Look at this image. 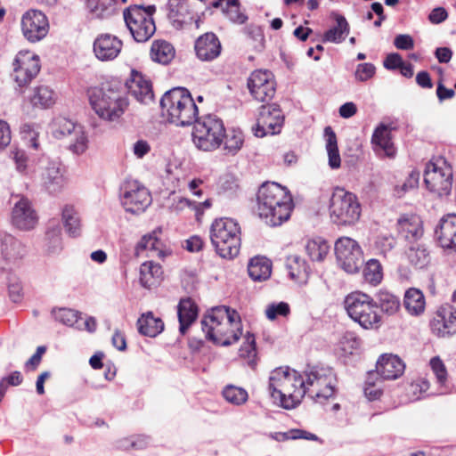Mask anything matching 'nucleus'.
Returning <instances> with one entry per match:
<instances>
[{"instance_id":"41","label":"nucleus","mask_w":456,"mask_h":456,"mask_svg":"<svg viewBox=\"0 0 456 456\" xmlns=\"http://www.w3.org/2000/svg\"><path fill=\"white\" fill-rule=\"evenodd\" d=\"M325 148L329 158V166L337 169L341 165V158L338 147V140L335 132L330 126L324 129Z\"/></svg>"},{"instance_id":"57","label":"nucleus","mask_w":456,"mask_h":456,"mask_svg":"<svg viewBox=\"0 0 456 456\" xmlns=\"http://www.w3.org/2000/svg\"><path fill=\"white\" fill-rule=\"evenodd\" d=\"M374 373H369L363 388L366 398L370 401H375L382 395V389L373 380Z\"/></svg>"},{"instance_id":"19","label":"nucleus","mask_w":456,"mask_h":456,"mask_svg":"<svg viewBox=\"0 0 456 456\" xmlns=\"http://www.w3.org/2000/svg\"><path fill=\"white\" fill-rule=\"evenodd\" d=\"M20 25L24 37L32 43L42 40L49 31L48 20L38 10L27 11L21 17Z\"/></svg>"},{"instance_id":"21","label":"nucleus","mask_w":456,"mask_h":456,"mask_svg":"<svg viewBox=\"0 0 456 456\" xmlns=\"http://www.w3.org/2000/svg\"><path fill=\"white\" fill-rule=\"evenodd\" d=\"M123 47L122 41L115 35L102 33L98 35L93 44L95 57L101 61L115 60Z\"/></svg>"},{"instance_id":"17","label":"nucleus","mask_w":456,"mask_h":456,"mask_svg":"<svg viewBox=\"0 0 456 456\" xmlns=\"http://www.w3.org/2000/svg\"><path fill=\"white\" fill-rule=\"evenodd\" d=\"M284 117L277 104L262 105L256 126L253 127L254 134L257 137L276 134L281 132Z\"/></svg>"},{"instance_id":"22","label":"nucleus","mask_w":456,"mask_h":456,"mask_svg":"<svg viewBox=\"0 0 456 456\" xmlns=\"http://www.w3.org/2000/svg\"><path fill=\"white\" fill-rule=\"evenodd\" d=\"M433 334L437 337H450L456 333V310L452 306L438 309L430 322Z\"/></svg>"},{"instance_id":"48","label":"nucleus","mask_w":456,"mask_h":456,"mask_svg":"<svg viewBox=\"0 0 456 456\" xmlns=\"http://www.w3.org/2000/svg\"><path fill=\"white\" fill-rule=\"evenodd\" d=\"M287 267L293 279H301L309 273V266L299 256H289L287 259Z\"/></svg>"},{"instance_id":"36","label":"nucleus","mask_w":456,"mask_h":456,"mask_svg":"<svg viewBox=\"0 0 456 456\" xmlns=\"http://www.w3.org/2000/svg\"><path fill=\"white\" fill-rule=\"evenodd\" d=\"M138 331L151 338L156 337L164 330V322L151 312L143 314L137 321Z\"/></svg>"},{"instance_id":"29","label":"nucleus","mask_w":456,"mask_h":456,"mask_svg":"<svg viewBox=\"0 0 456 456\" xmlns=\"http://www.w3.org/2000/svg\"><path fill=\"white\" fill-rule=\"evenodd\" d=\"M179 330L185 334L187 329L195 322L198 316V307L190 297L182 298L177 305Z\"/></svg>"},{"instance_id":"52","label":"nucleus","mask_w":456,"mask_h":456,"mask_svg":"<svg viewBox=\"0 0 456 456\" xmlns=\"http://www.w3.org/2000/svg\"><path fill=\"white\" fill-rule=\"evenodd\" d=\"M396 245L395 238L390 233L379 234L374 241V248L378 253L387 256Z\"/></svg>"},{"instance_id":"20","label":"nucleus","mask_w":456,"mask_h":456,"mask_svg":"<svg viewBox=\"0 0 456 456\" xmlns=\"http://www.w3.org/2000/svg\"><path fill=\"white\" fill-rule=\"evenodd\" d=\"M434 239L445 252H456V214H447L439 220L435 228Z\"/></svg>"},{"instance_id":"53","label":"nucleus","mask_w":456,"mask_h":456,"mask_svg":"<svg viewBox=\"0 0 456 456\" xmlns=\"http://www.w3.org/2000/svg\"><path fill=\"white\" fill-rule=\"evenodd\" d=\"M202 205L208 208L210 203L208 200H205L202 203H197L181 196H174L169 208L171 210L175 212L183 211L186 208L195 209L197 212H199Z\"/></svg>"},{"instance_id":"18","label":"nucleus","mask_w":456,"mask_h":456,"mask_svg":"<svg viewBox=\"0 0 456 456\" xmlns=\"http://www.w3.org/2000/svg\"><path fill=\"white\" fill-rule=\"evenodd\" d=\"M248 88L255 100L269 102L276 92L274 77L269 70H255L248 78Z\"/></svg>"},{"instance_id":"5","label":"nucleus","mask_w":456,"mask_h":456,"mask_svg":"<svg viewBox=\"0 0 456 456\" xmlns=\"http://www.w3.org/2000/svg\"><path fill=\"white\" fill-rule=\"evenodd\" d=\"M90 104L102 119L116 121L128 107L125 92L116 86L105 85L90 94Z\"/></svg>"},{"instance_id":"43","label":"nucleus","mask_w":456,"mask_h":456,"mask_svg":"<svg viewBox=\"0 0 456 456\" xmlns=\"http://www.w3.org/2000/svg\"><path fill=\"white\" fill-rule=\"evenodd\" d=\"M55 92L47 86H39L34 88L30 102L33 106L47 109L56 102Z\"/></svg>"},{"instance_id":"31","label":"nucleus","mask_w":456,"mask_h":456,"mask_svg":"<svg viewBox=\"0 0 456 456\" xmlns=\"http://www.w3.org/2000/svg\"><path fill=\"white\" fill-rule=\"evenodd\" d=\"M403 306L409 314L421 315L426 308V300L422 291L416 288L408 289L404 293Z\"/></svg>"},{"instance_id":"56","label":"nucleus","mask_w":456,"mask_h":456,"mask_svg":"<svg viewBox=\"0 0 456 456\" xmlns=\"http://www.w3.org/2000/svg\"><path fill=\"white\" fill-rule=\"evenodd\" d=\"M289 313V306L285 302L271 304L265 309V315L270 321L275 320L278 316H287Z\"/></svg>"},{"instance_id":"37","label":"nucleus","mask_w":456,"mask_h":456,"mask_svg":"<svg viewBox=\"0 0 456 456\" xmlns=\"http://www.w3.org/2000/svg\"><path fill=\"white\" fill-rule=\"evenodd\" d=\"M336 25L328 29L323 35V42L334 44L342 43L348 35L350 27L343 15L335 14Z\"/></svg>"},{"instance_id":"27","label":"nucleus","mask_w":456,"mask_h":456,"mask_svg":"<svg viewBox=\"0 0 456 456\" xmlns=\"http://www.w3.org/2000/svg\"><path fill=\"white\" fill-rule=\"evenodd\" d=\"M168 18L176 28H182L195 20L196 14L185 0H168Z\"/></svg>"},{"instance_id":"1","label":"nucleus","mask_w":456,"mask_h":456,"mask_svg":"<svg viewBox=\"0 0 456 456\" xmlns=\"http://www.w3.org/2000/svg\"><path fill=\"white\" fill-rule=\"evenodd\" d=\"M334 379L330 368L314 366L299 373L280 367L271 371L268 389L275 404L291 410L300 404L306 394L316 403L332 397Z\"/></svg>"},{"instance_id":"24","label":"nucleus","mask_w":456,"mask_h":456,"mask_svg":"<svg viewBox=\"0 0 456 456\" xmlns=\"http://www.w3.org/2000/svg\"><path fill=\"white\" fill-rule=\"evenodd\" d=\"M194 49L199 60L212 61L221 54L222 45L216 34L207 32L196 39Z\"/></svg>"},{"instance_id":"34","label":"nucleus","mask_w":456,"mask_h":456,"mask_svg":"<svg viewBox=\"0 0 456 456\" xmlns=\"http://www.w3.org/2000/svg\"><path fill=\"white\" fill-rule=\"evenodd\" d=\"M248 273L253 281H265L271 275L272 263L265 256H255L248 263Z\"/></svg>"},{"instance_id":"8","label":"nucleus","mask_w":456,"mask_h":456,"mask_svg":"<svg viewBox=\"0 0 456 456\" xmlns=\"http://www.w3.org/2000/svg\"><path fill=\"white\" fill-rule=\"evenodd\" d=\"M192 124V142L197 149L212 151L223 143L224 126L223 120L217 116L205 115L196 118Z\"/></svg>"},{"instance_id":"49","label":"nucleus","mask_w":456,"mask_h":456,"mask_svg":"<svg viewBox=\"0 0 456 456\" xmlns=\"http://www.w3.org/2000/svg\"><path fill=\"white\" fill-rule=\"evenodd\" d=\"M55 319L70 327H75L77 330H82V325L80 324V315L78 312L68 309V308H61L59 309L55 313Z\"/></svg>"},{"instance_id":"30","label":"nucleus","mask_w":456,"mask_h":456,"mask_svg":"<svg viewBox=\"0 0 456 456\" xmlns=\"http://www.w3.org/2000/svg\"><path fill=\"white\" fill-rule=\"evenodd\" d=\"M1 253L6 261L16 263L25 256L26 249L19 240L11 234H5L1 240Z\"/></svg>"},{"instance_id":"16","label":"nucleus","mask_w":456,"mask_h":456,"mask_svg":"<svg viewBox=\"0 0 456 456\" xmlns=\"http://www.w3.org/2000/svg\"><path fill=\"white\" fill-rule=\"evenodd\" d=\"M12 65V77L19 86H28L41 69L39 57L29 51L19 52Z\"/></svg>"},{"instance_id":"12","label":"nucleus","mask_w":456,"mask_h":456,"mask_svg":"<svg viewBox=\"0 0 456 456\" xmlns=\"http://www.w3.org/2000/svg\"><path fill=\"white\" fill-rule=\"evenodd\" d=\"M427 188L438 196H447L452 186V170L444 159L430 161L424 172Z\"/></svg>"},{"instance_id":"40","label":"nucleus","mask_w":456,"mask_h":456,"mask_svg":"<svg viewBox=\"0 0 456 456\" xmlns=\"http://www.w3.org/2000/svg\"><path fill=\"white\" fill-rule=\"evenodd\" d=\"M161 275V266L151 261L143 263L140 267V283L144 288L151 289L155 286L160 281Z\"/></svg>"},{"instance_id":"10","label":"nucleus","mask_w":456,"mask_h":456,"mask_svg":"<svg viewBox=\"0 0 456 456\" xmlns=\"http://www.w3.org/2000/svg\"><path fill=\"white\" fill-rule=\"evenodd\" d=\"M155 6L150 5L146 9L134 5L124 12V20L137 42L148 41L155 33L156 26L152 18Z\"/></svg>"},{"instance_id":"62","label":"nucleus","mask_w":456,"mask_h":456,"mask_svg":"<svg viewBox=\"0 0 456 456\" xmlns=\"http://www.w3.org/2000/svg\"><path fill=\"white\" fill-rule=\"evenodd\" d=\"M9 297L12 302H19L22 298V286L20 281H14L8 286Z\"/></svg>"},{"instance_id":"50","label":"nucleus","mask_w":456,"mask_h":456,"mask_svg":"<svg viewBox=\"0 0 456 456\" xmlns=\"http://www.w3.org/2000/svg\"><path fill=\"white\" fill-rule=\"evenodd\" d=\"M244 339L245 340L239 350V354L240 357L248 359V364L253 366L256 363L255 358L256 356L255 336L248 332L244 336Z\"/></svg>"},{"instance_id":"42","label":"nucleus","mask_w":456,"mask_h":456,"mask_svg":"<svg viewBox=\"0 0 456 456\" xmlns=\"http://www.w3.org/2000/svg\"><path fill=\"white\" fill-rule=\"evenodd\" d=\"M175 48L165 40H155L151 47V58L161 64L169 63L175 57Z\"/></svg>"},{"instance_id":"25","label":"nucleus","mask_w":456,"mask_h":456,"mask_svg":"<svg viewBox=\"0 0 456 456\" xmlns=\"http://www.w3.org/2000/svg\"><path fill=\"white\" fill-rule=\"evenodd\" d=\"M126 87L128 93L143 104H149L154 100L151 81L140 72H132L130 80L126 82Z\"/></svg>"},{"instance_id":"6","label":"nucleus","mask_w":456,"mask_h":456,"mask_svg":"<svg viewBox=\"0 0 456 456\" xmlns=\"http://www.w3.org/2000/svg\"><path fill=\"white\" fill-rule=\"evenodd\" d=\"M210 240L216 252L224 259H232L240 253V227L232 218L216 219L210 228Z\"/></svg>"},{"instance_id":"4","label":"nucleus","mask_w":456,"mask_h":456,"mask_svg":"<svg viewBox=\"0 0 456 456\" xmlns=\"http://www.w3.org/2000/svg\"><path fill=\"white\" fill-rule=\"evenodd\" d=\"M160 106L168 121L179 126L191 125L199 113L190 92L183 87L167 92L160 100Z\"/></svg>"},{"instance_id":"35","label":"nucleus","mask_w":456,"mask_h":456,"mask_svg":"<svg viewBox=\"0 0 456 456\" xmlns=\"http://www.w3.org/2000/svg\"><path fill=\"white\" fill-rule=\"evenodd\" d=\"M160 231H153L152 233L144 235L135 247V255L140 256L142 251L147 250L151 256H164L163 243L158 238L157 233Z\"/></svg>"},{"instance_id":"64","label":"nucleus","mask_w":456,"mask_h":456,"mask_svg":"<svg viewBox=\"0 0 456 456\" xmlns=\"http://www.w3.org/2000/svg\"><path fill=\"white\" fill-rule=\"evenodd\" d=\"M448 13L443 7H436L430 12L428 19L430 22L438 24L447 19Z\"/></svg>"},{"instance_id":"44","label":"nucleus","mask_w":456,"mask_h":456,"mask_svg":"<svg viewBox=\"0 0 456 456\" xmlns=\"http://www.w3.org/2000/svg\"><path fill=\"white\" fill-rule=\"evenodd\" d=\"M305 249L312 261L322 262L328 255L330 246L325 240L318 237L308 240Z\"/></svg>"},{"instance_id":"63","label":"nucleus","mask_w":456,"mask_h":456,"mask_svg":"<svg viewBox=\"0 0 456 456\" xmlns=\"http://www.w3.org/2000/svg\"><path fill=\"white\" fill-rule=\"evenodd\" d=\"M403 59L398 53H390L384 61V67L387 69H395L403 64Z\"/></svg>"},{"instance_id":"61","label":"nucleus","mask_w":456,"mask_h":456,"mask_svg":"<svg viewBox=\"0 0 456 456\" xmlns=\"http://www.w3.org/2000/svg\"><path fill=\"white\" fill-rule=\"evenodd\" d=\"M11 138V129L8 123L0 119V149L9 145Z\"/></svg>"},{"instance_id":"45","label":"nucleus","mask_w":456,"mask_h":456,"mask_svg":"<svg viewBox=\"0 0 456 456\" xmlns=\"http://www.w3.org/2000/svg\"><path fill=\"white\" fill-rule=\"evenodd\" d=\"M378 307L388 315H393L398 312L401 306L399 298L388 291L380 290L377 295Z\"/></svg>"},{"instance_id":"13","label":"nucleus","mask_w":456,"mask_h":456,"mask_svg":"<svg viewBox=\"0 0 456 456\" xmlns=\"http://www.w3.org/2000/svg\"><path fill=\"white\" fill-rule=\"evenodd\" d=\"M335 254L338 265L347 273H357L362 265V248L349 237H342L336 241Z\"/></svg>"},{"instance_id":"32","label":"nucleus","mask_w":456,"mask_h":456,"mask_svg":"<svg viewBox=\"0 0 456 456\" xmlns=\"http://www.w3.org/2000/svg\"><path fill=\"white\" fill-rule=\"evenodd\" d=\"M375 151H383L388 157L395 154L393 142H391V131L386 125H379L374 131L371 138Z\"/></svg>"},{"instance_id":"33","label":"nucleus","mask_w":456,"mask_h":456,"mask_svg":"<svg viewBox=\"0 0 456 456\" xmlns=\"http://www.w3.org/2000/svg\"><path fill=\"white\" fill-rule=\"evenodd\" d=\"M61 220L69 235L72 237L80 235L82 229L81 218L79 213L73 205L66 204L62 208Z\"/></svg>"},{"instance_id":"14","label":"nucleus","mask_w":456,"mask_h":456,"mask_svg":"<svg viewBox=\"0 0 456 456\" xmlns=\"http://www.w3.org/2000/svg\"><path fill=\"white\" fill-rule=\"evenodd\" d=\"M120 200L126 212L139 214L151 205V197L137 181H127L121 187Z\"/></svg>"},{"instance_id":"9","label":"nucleus","mask_w":456,"mask_h":456,"mask_svg":"<svg viewBox=\"0 0 456 456\" xmlns=\"http://www.w3.org/2000/svg\"><path fill=\"white\" fill-rule=\"evenodd\" d=\"M330 213L334 224L353 225L360 219L362 208L356 195L338 187L330 199Z\"/></svg>"},{"instance_id":"38","label":"nucleus","mask_w":456,"mask_h":456,"mask_svg":"<svg viewBox=\"0 0 456 456\" xmlns=\"http://www.w3.org/2000/svg\"><path fill=\"white\" fill-rule=\"evenodd\" d=\"M405 255L409 262L417 268H424L430 261L427 246L419 241L411 243Z\"/></svg>"},{"instance_id":"59","label":"nucleus","mask_w":456,"mask_h":456,"mask_svg":"<svg viewBox=\"0 0 456 456\" xmlns=\"http://www.w3.org/2000/svg\"><path fill=\"white\" fill-rule=\"evenodd\" d=\"M430 366L440 385H444L447 379V371L444 362L439 357H434L430 360Z\"/></svg>"},{"instance_id":"58","label":"nucleus","mask_w":456,"mask_h":456,"mask_svg":"<svg viewBox=\"0 0 456 456\" xmlns=\"http://www.w3.org/2000/svg\"><path fill=\"white\" fill-rule=\"evenodd\" d=\"M375 71L376 68L371 63L358 64L354 72V77L361 82L367 81L374 76Z\"/></svg>"},{"instance_id":"46","label":"nucleus","mask_w":456,"mask_h":456,"mask_svg":"<svg viewBox=\"0 0 456 456\" xmlns=\"http://www.w3.org/2000/svg\"><path fill=\"white\" fill-rule=\"evenodd\" d=\"M363 277L366 282L376 286L383 279L382 266L377 259H370L363 269Z\"/></svg>"},{"instance_id":"2","label":"nucleus","mask_w":456,"mask_h":456,"mask_svg":"<svg viewBox=\"0 0 456 456\" xmlns=\"http://www.w3.org/2000/svg\"><path fill=\"white\" fill-rule=\"evenodd\" d=\"M202 330L208 340L227 346L242 336V323L237 311L225 305L213 307L201 321Z\"/></svg>"},{"instance_id":"15","label":"nucleus","mask_w":456,"mask_h":456,"mask_svg":"<svg viewBox=\"0 0 456 456\" xmlns=\"http://www.w3.org/2000/svg\"><path fill=\"white\" fill-rule=\"evenodd\" d=\"M41 186L49 193L60 192L65 186L66 180L61 163L43 158L38 162L37 171Z\"/></svg>"},{"instance_id":"28","label":"nucleus","mask_w":456,"mask_h":456,"mask_svg":"<svg viewBox=\"0 0 456 456\" xmlns=\"http://www.w3.org/2000/svg\"><path fill=\"white\" fill-rule=\"evenodd\" d=\"M396 225L399 234L410 243L419 241L423 236L422 221L417 216H403Z\"/></svg>"},{"instance_id":"3","label":"nucleus","mask_w":456,"mask_h":456,"mask_svg":"<svg viewBox=\"0 0 456 456\" xmlns=\"http://www.w3.org/2000/svg\"><path fill=\"white\" fill-rule=\"evenodd\" d=\"M257 213L270 226L281 225L287 221L293 209V200L289 191L277 183H265L256 195Z\"/></svg>"},{"instance_id":"39","label":"nucleus","mask_w":456,"mask_h":456,"mask_svg":"<svg viewBox=\"0 0 456 456\" xmlns=\"http://www.w3.org/2000/svg\"><path fill=\"white\" fill-rule=\"evenodd\" d=\"M118 0H87V7L93 17L107 19L118 9Z\"/></svg>"},{"instance_id":"47","label":"nucleus","mask_w":456,"mask_h":456,"mask_svg":"<svg viewBox=\"0 0 456 456\" xmlns=\"http://www.w3.org/2000/svg\"><path fill=\"white\" fill-rule=\"evenodd\" d=\"M244 142L243 134L239 130H231L224 133V149L226 154L235 155L242 147Z\"/></svg>"},{"instance_id":"60","label":"nucleus","mask_w":456,"mask_h":456,"mask_svg":"<svg viewBox=\"0 0 456 456\" xmlns=\"http://www.w3.org/2000/svg\"><path fill=\"white\" fill-rule=\"evenodd\" d=\"M394 44L395 47L400 50H411L414 46L412 37L405 34L398 35L395 38Z\"/></svg>"},{"instance_id":"51","label":"nucleus","mask_w":456,"mask_h":456,"mask_svg":"<svg viewBox=\"0 0 456 456\" xmlns=\"http://www.w3.org/2000/svg\"><path fill=\"white\" fill-rule=\"evenodd\" d=\"M223 395L227 402L235 405H240L248 400V392L232 385L225 387Z\"/></svg>"},{"instance_id":"26","label":"nucleus","mask_w":456,"mask_h":456,"mask_svg":"<svg viewBox=\"0 0 456 456\" xmlns=\"http://www.w3.org/2000/svg\"><path fill=\"white\" fill-rule=\"evenodd\" d=\"M404 362L395 354H382L376 365V372L384 379H396L403 375Z\"/></svg>"},{"instance_id":"55","label":"nucleus","mask_w":456,"mask_h":456,"mask_svg":"<svg viewBox=\"0 0 456 456\" xmlns=\"http://www.w3.org/2000/svg\"><path fill=\"white\" fill-rule=\"evenodd\" d=\"M20 133L23 138L28 141L30 147L35 150L39 149L38 135L39 133L35 129V126L32 124H23L20 126Z\"/></svg>"},{"instance_id":"23","label":"nucleus","mask_w":456,"mask_h":456,"mask_svg":"<svg viewBox=\"0 0 456 456\" xmlns=\"http://www.w3.org/2000/svg\"><path fill=\"white\" fill-rule=\"evenodd\" d=\"M38 221L37 215L28 199L21 198L12 208V222L20 230H31L35 228Z\"/></svg>"},{"instance_id":"54","label":"nucleus","mask_w":456,"mask_h":456,"mask_svg":"<svg viewBox=\"0 0 456 456\" xmlns=\"http://www.w3.org/2000/svg\"><path fill=\"white\" fill-rule=\"evenodd\" d=\"M225 10L229 19L236 23L242 24L247 20V16L239 9V0H224Z\"/></svg>"},{"instance_id":"7","label":"nucleus","mask_w":456,"mask_h":456,"mask_svg":"<svg viewBox=\"0 0 456 456\" xmlns=\"http://www.w3.org/2000/svg\"><path fill=\"white\" fill-rule=\"evenodd\" d=\"M349 317L365 330H377L382 324V315L377 302L368 294L354 291L344 301Z\"/></svg>"},{"instance_id":"11","label":"nucleus","mask_w":456,"mask_h":456,"mask_svg":"<svg viewBox=\"0 0 456 456\" xmlns=\"http://www.w3.org/2000/svg\"><path fill=\"white\" fill-rule=\"evenodd\" d=\"M51 133L56 139H68L69 148L76 154L87 149V137L82 126L64 117H57L51 123Z\"/></svg>"}]
</instances>
